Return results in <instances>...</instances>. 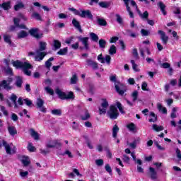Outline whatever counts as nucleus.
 Listing matches in <instances>:
<instances>
[{
	"label": "nucleus",
	"mask_w": 181,
	"mask_h": 181,
	"mask_svg": "<svg viewBox=\"0 0 181 181\" xmlns=\"http://www.w3.org/2000/svg\"><path fill=\"white\" fill-rule=\"evenodd\" d=\"M13 67L16 69H22L24 74L26 76H30L32 71H29V69H32V65L29 62H22L21 61H13L12 62Z\"/></svg>",
	"instance_id": "obj_1"
},
{
	"label": "nucleus",
	"mask_w": 181,
	"mask_h": 181,
	"mask_svg": "<svg viewBox=\"0 0 181 181\" xmlns=\"http://www.w3.org/2000/svg\"><path fill=\"white\" fill-rule=\"evenodd\" d=\"M46 46L47 44L45 42H40V48L36 51L37 55L35 56V62H42L46 56V52H43L46 50Z\"/></svg>",
	"instance_id": "obj_2"
},
{
	"label": "nucleus",
	"mask_w": 181,
	"mask_h": 181,
	"mask_svg": "<svg viewBox=\"0 0 181 181\" xmlns=\"http://www.w3.org/2000/svg\"><path fill=\"white\" fill-rule=\"evenodd\" d=\"M55 92L61 100H74V93H73L72 91L66 93L62 91V90L59 88H57Z\"/></svg>",
	"instance_id": "obj_3"
},
{
	"label": "nucleus",
	"mask_w": 181,
	"mask_h": 181,
	"mask_svg": "<svg viewBox=\"0 0 181 181\" xmlns=\"http://www.w3.org/2000/svg\"><path fill=\"white\" fill-rule=\"evenodd\" d=\"M2 145L4 146L6 152L8 155H13V153H16V147L13 145V144H8L5 140H3Z\"/></svg>",
	"instance_id": "obj_4"
},
{
	"label": "nucleus",
	"mask_w": 181,
	"mask_h": 181,
	"mask_svg": "<svg viewBox=\"0 0 181 181\" xmlns=\"http://www.w3.org/2000/svg\"><path fill=\"white\" fill-rule=\"evenodd\" d=\"M118 109H117L115 105H111L107 112V117H109L111 119H117V118H118Z\"/></svg>",
	"instance_id": "obj_5"
},
{
	"label": "nucleus",
	"mask_w": 181,
	"mask_h": 181,
	"mask_svg": "<svg viewBox=\"0 0 181 181\" xmlns=\"http://www.w3.org/2000/svg\"><path fill=\"white\" fill-rule=\"evenodd\" d=\"M18 18H19L13 19L16 28H19L20 29H26V26L24 24L19 25V22H21V19H23V21H28V18L22 13L18 15Z\"/></svg>",
	"instance_id": "obj_6"
},
{
	"label": "nucleus",
	"mask_w": 181,
	"mask_h": 181,
	"mask_svg": "<svg viewBox=\"0 0 181 181\" xmlns=\"http://www.w3.org/2000/svg\"><path fill=\"white\" fill-rule=\"evenodd\" d=\"M47 148H60L62 146V142L59 139H49L46 144Z\"/></svg>",
	"instance_id": "obj_7"
},
{
	"label": "nucleus",
	"mask_w": 181,
	"mask_h": 181,
	"mask_svg": "<svg viewBox=\"0 0 181 181\" xmlns=\"http://www.w3.org/2000/svg\"><path fill=\"white\" fill-rule=\"evenodd\" d=\"M108 101L107 99H102V103L99 107V114L103 115V114H107V108H108Z\"/></svg>",
	"instance_id": "obj_8"
},
{
	"label": "nucleus",
	"mask_w": 181,
	"mask_h": 181,
	"mask_svg": "<svg viewBox=\"0 0 181 181\" xmlns=\"http://www.w3.org/2000/svg\"><path fill=\"white\" fill-rule=\"evenodd\" d=\"M81 18H87L88 19H90L93 21V13H91V11L90 10H81L79 11V15Z\"/></svg>",
	"instance_id": "obj_9"
},
{
	"label": "nucleus",
	"mask_w": 181,
	"mask_h": 181,
	"mask_svg": "<svg viewBox=\"0 0 181 181\" xmlns=\"http://www.w3.org/2000/svg\"><path fill=\"white\" fill-rule=\"evenodd\" d=\"M98 60L100 63H107V64H111V56L106 55L105 57H103V54H100L98 56Z\"/></svg>",
	"instance_id": "obj_10"
},
{
	"label": "nucleus",
	"mask_w": 181,
	"mask_h": 181,
	"mask_svg": "<svg viewBox=\"0 0 181 181\" xmlns=\"http://www.w3.org/2000/svg\"><path fill=\"white\" fill-rule=\"evenodd\" d=\"M79 42H81L84 47L86 50H88L90 49V46L88 45V37H78Z\"/></svg>",
	"instance_id": "obj_11"
},
{
	"label": "nucleus",
	"mask_w": 181,
	"mask_h": 181,
	"mask_svg": "<svg viewBox=\"0 0 181 181\" xmlns=\"http://www.w3.org/2000/svg\"><path fill=\"white\" fill-rule=\"evenodd\" d=\"M158 35L160 36V39L163 42V45H168V40H169V37L166 35V33L163 30H159L158 31Z\"/></svg>",
	"instance_id": "obj_12"
},
{
	"label": "nucleus",
	"mask_w": 181,
	"mask_h": 181,
	"mask_svg": "<svg viewBox=\"0 0 181 181\" xmlns=\"http://www.w3.org/2000/svg\"><path fill=\"white\" fill-rule=\"evenodd\" d=\"M44 104L45 102L43 101V100L40 98L37 99V108H39L40 111H41V112H46V108L43 107Z\"/></svg>",
	"instance_id": "obj_13"
},
{
	"label": "nucleus",
	"mask_w": 181,
	"mask_h": 181,
	"mask_svg": "<svg viewBox=\"0 0 181 181\" xmlns=\"http://www.w3.org/2000/svg\"><path fill=\"white\" fill-rule=\"evenodd\" d=\"M86 64L89 67H92L93 70H97V69H98V64L91 59H86Z\"/></svg>",
	"instance_id": "obj_14"
},
{
	"label": "nucleus",
	"mask_w": 181,
	"mask_h": 181,
	"mask_svg": "<svg viewBox=\"0 0 181 181\" xmlns=\"http://www.w3.org/2000/svg\"><path fill=\"white\" fill-rule=\"evenodd\" d=\"M140 54L143 59H145V52H146L147 54L151 55V51H149V48L147 47H141L139 49Z\"/></svg>",
	"instance_id": "obj_15"
},
{
	"label": "nucleus",
	"mask_w": 181,
	"mask_h": 181,
	"mask_svg": "<svg viewBox=\"0 0 181 181\" xmlns=\"http://www.w3.org/2000/svg\"><path fill=\"white\" fill-rule=\"evenodd\" d=\"M8 134H10L11 136H14L18 134V130H16V127H15V126H8Z\"/></svg>",
	"instance_id": "obj_16"
},
{
	"label": "nucleus",
	"mask_w": 181,
	"mask_h": 181,
	"mask_svg": "<svg viewBox=\"0 0 181 181\" xmlns=\"http://www.w3.org/2000/svg\"><path fill=\"white\" fill-rule=\"evenodd\" d=\"M158 8L160 9L163 15L166 16L167 13H166V6L163 4V2L162 1H159L157 4Z\"/></svg>",
	"instance_id": "obj_17"
},
{
	"label": "nucleus",
	"mask_w": 181,
	"mask_h": 181,
	"mask_svg": "<svg viewBox=\"0 0 181 181\" xmlns=\"http://www.w3.org/2000/svg\"><path fill=\"white\" fill-rule=\"evenodd\" d=\"M124 5L127 8V12H129L130 18H134V13L131 11V7H129V0H123Z\"/></svg>",
	"instance_id": "obj_18"
},
{
	"label": "nucleus",
	"mask_w": 181,
	"mask_h": 181,
	"mask_svg": "<svg viewBox=\"0 0 181 181\" xmlns=\"http://www.w3.org/2000/svg\"><path fill=\"white\" fill-rule=\"evenodd\" d=\"M22 84H23V80L22 79V77H16L15 86H16L18 88H21V87H22Z\"/></svg>",
	"instance_id": "obj_19"
},
{
	"label": "nucleus",
	"mask_w": 181,
	"mask_h": 181,
	"mask_svg": "<svg viewBox=\"0 0 181 181\" xmlns=\"http://www.w3.org/2000/svg\"><path fill=\"white\" fill-rule=\"evenodd\" d=\"M157 108L160 111V112H162V114H168V110L165 107H163L161 103H157Z\"/></svg>",
	"instance_id": "obj_20"
},
{
	"label": "nucleus",
	"mask_w": 181,
	"mask_h": 181,
	"mask_svg": "<svg viewBox=\"0 0 181 181\" xmlns=\"http://www.w3.org/2000/svg\"><path fill=\"white\" fill-rule=\"evenodd\" d=\"M72 24L74 25V28L78 29L79 32H83V30H81V25H80V22L77 21L76 18L72 20Z\"/></svg>",
	"instance_id": "obj_21"
},
{
	"label": "nucleus",
	"mask_w": 181,
	"mask_h": 181,
	"mask_svg": "<svg viewBox=\"0 0 181 181\" xmlns=\"http://www.w3.org/2000/svg\"><path fill=\"white\" fill-rule=\"evenodd\" d=\"M29 33L31 36H34V37H39V29L37 28H32L29 30Z\"/></svg>",
	"instance_id": "obj_22"
},
{
	"label": "nucleus",
	"mask_w": 181,
	"mask_h": 181,
	"mask_svg": "<svg viewBox=\"0 0 181 181\" xmlns=\"http://www.w3.org/2000/svg\"><path fill=\"white\" fill-rule=\"evenodd\" d=\"M21 162L24 166H29V165L30 164V160L28 156H23Z\"/></svg>",
	"instance_id": "obj_23"
},
{
	"label": "nucleus",
	"mask_w": 181,
	"mask_h": 181,
	"mask_svg": "<svg viewBox=\"0 0 181 181\" xmlns=\"http://www.w3.org/2000/svg\"><path fill=\"white\" fill-rule=\"evenodd\" d=\"M30 133L31 136H33V138L34 139H35V141H39V134L37 132H36L35 131V129H30Z\"/></svg>",
	"instance_id": "obj_24"
},
{
	"label": "nucleus",
	"mask_w": 181,
	"mask_h": 181,
	"mask_svg": "<svg viewBox=\"0 0 181 181\" xmlns=\"http://www.w3.org/2000/svg\"><path fill=\"white\" fill-rule=\"evenodd\" d=\"M148 121L149 122H156L158 121V117L153 112H150V119Z\"/></svg>",
	"instance_id": "obj_25"
},
{
	"label": "nucleus",
	"mask_w": 181,
	"mask_h": 181,
	"mask_svg": "<svg viewBox=\"0 0 181 181\" xmlns=\"http://www.w3.org/2000/svg\"><path fill=\"white\" fill-rule=\"evenodd\" d=\"M10 100L14 104V108H18V103H16V100H18V96H16V95L13 93L10 97Z\"/></svg>",
	"instance_id": "obj_26"
},
{
	"label": "nucleus",
	"mask_w": 181,
	"mask_h": 181,
	"mask_svg": "<svg viewBox=\"0 0 181 181\" xmlns=\"http://www.w3.org/2000/svg\"><path fill=\"white\" fill-rule=\"evenodd\" d=\"M25 5L22 1H17V4L14 6V9L16 11H19V9H22V8H24Z\"/></svg>",
	"instance_id": "obj_27"
},
{
	"label": "nucleus",
	"mask_w": 181,
	"mask_h": 181,
	"mask_svg": "<svg viewBox=\"0 0 181 181\" xmlns=\"http://www.w3.org/2000/svg\"><path fill=\"white\" fill-rule=\"evenodd\" d=\"M127 128L129 129V131H130V132H135V130L136 129V127L134 123L128 124L127 125Z\"/></svg>",
	"instance_id": "obj_28"
},
{
	"label": "nucleus",
	"mask_w": 181,
	"mask_h": 181,
	"mask_svg": "<svg viewBox=\"0 0 181 181\" xmlns=\"http://www.w3.org/2000/svg\"><path fill=\"white\" fill-rule=\"evenodd\" d=\"M139 142H141V139H137L134 140L132 143H130L129 145L130 148H132V149H135V148H136V145H138Z\"/></svg>",
	"instance_id": "obj_29"
},
{
	"label": "nucleus",
	"mask_w": 181,
	"mask_h": 181,
	"mask_svg": "<svg viewBox=\"0 0 181 181\" xmlns=\"http://www.w3.org/2000/svg\"><path fill=\"white\" fill-rule=\"evenodd\" d=\"M53 46L55 50H57V49H60V47H62V42L58 40H54L53 42Z\"/></svg>",
	"instance_id": "obj_30"
},
{
	"label": "nucleus",
	"mask_w": 181,
	"mask_h": 181,
	"mask_svg": "<svg viewBox=\"0 0 181 181\" xmlns=\"http://www.w3.org/2000/svg\"><path fill=\"white\" fill-rule=\"evenodd\" d=\"M119 131V128L117 124H115L112 128V136L113 138H117V134H118V132Z\"/></svg>",
	"instance_id": "obj_31"
},
{
	"label": "nucleus",
	"mask_w": 181,
	"mask_h": 181,
	"mask_svg": "<svg viewBox=\"0 0 181 181\" xmlns=\"http://www.w3.org/2000/svg\"><path fill=\"white\" fill-rule=\"evenodd\" d=\"M149 170L151 173V179H153V180L156 179V171L155 170V168L150 167Z\"/></svg>",
	"instance_id": "obj_32"
},
{
	"label": "nucleus",
	"mask_w": 181,
	"mask_h": 181,
	"mask_svg": "<svg viewBox=\"0 0 181 181\" xmlns=\"http://www.w3.org/2000/svg\"><path fill=\"white\" fill-rule=\"evenodd\" d=\"M105 46H107V41L104 39H100L99 40V47H100V49H105Z\"/></svg>",
	"instance_id": "obj_33"
},
{
	"label": "nucleus",
	"mask_w": 181,
	"mask_h": 181,
	"mask_svg": "<svg viewBox=\"0 0 181 181\" xmlns=\"http://www.w3.org/2000/svg\"><path fill=\"white\" fill-rule=\"evenodd\" d=\"M69 51V49L67 47L61 49L58 52L57 54H59V56H64L65 54H67V52Z\"/></svg>",
	"instance_id": "obj_34"
},
{
	"label": "nucleus",
	"mask_w": 181,
	"mask_h": 181,
	"mask_svg": "<svg viewBox=\"0 0 181 181\" xmlns=\"http://www.w3.org/2000/svg\"><path fill=\"white\" fill-rule=\"evenodd\" d=\"M152 129L156 132H160V131H163V126H158V124H153Z\"/></svg>",
	"instance_id": "obj_35"
},
{
	"label": "nucleus",
	"mask_w": 181,
	"mask_h": 181,
	"mask_svg": "<svg viewBox=\"0 0 181 181\" xmlns=\"http://www.w3.org/2000/svg\"><path fill=\"white\" fill-rule=\"evenodd\" d=\"M115 88L117 93H118V94H119V95H124V93H125V91H124V90L121 89V88H119V86L118 85L115 84Z\"/></svg>",
	"instance_id": "obj_36"
},
{
	"label": "nucleus",
	"mask_w": 181,
	"mask_h": 181,
	"mask_svg": "<svg viewBox=\"0 0 181 181\" xmlns=\"http://www.w3.org/2000/svg\"><path fill=\"white\" fill-rule=\"evenodd\" d=\"M97 21H98V25H100V26H107V21H105V20L98 18Z\"/></svg>",
	"instance_id": "obj_37"
},
{
	"label": "nucleus",
	"mask_w": 181,
	"mask_h": 181,
	"mask_svg": "<svg viewBox=\"0 0 181 181\" xmlns=\"http://www.w3.org/2000/svg\"><path fill=\"white\" fill-rule=\"evenodd\" d=\"M138 95H139V93L138 90H134L132 93V101L134 103H135L136 100H138Z\"/></svg>",
	"instance_id": "obj_38"
},
{
	"label": "nucleus",
	"mask_w": 181,
	"mask_h": 181,
	"mask_svg": "<svg viewBox=\"0 0 181 181\" xmlns=\"http://www.w3.org/2000/svg\"><path fill=\"white\" fill-rule=\"evenodd\" d=\"M90 39L93 42H98V35L94 33H90Z\"/></svg>",
	"instance_id": "obj_39"
},
{
	"label": "nucleus",
	"mask_w": 181,
	"mask_h": 181,
	"mask_svg": "<svg viewBox=\"0 0 181 181\" xmlns=\"http://www.w3.org/2000/svg\"><path fill=\"white\" fill-rule=\"evenodd\" d=\"M26 36H28V33L23 30L21 31L18 34V39H23V37H26Z\"/></svg>",
	"instance_id": "obj_40"
},
{
	"label": "nucleus",
	"mask_w": 181,
	"mask_h": 181,
	"mask_svg": "<svg viewBox=\"0 0 181 181\" xmlns=\"http://www.w3.org/2000/svg\"><path fill=\"white\" fill-rule=\"evenodd\" d=\"M139 15L141 16V19H148L149 16V13L148 11H145L143 14L142 13L139 11Z\"/></svg>",
	"instance_id": "obj_41"
},
{
	"label": "nucleus",
	"mask_w": 181,
	"mask_h": 181,
	"mask_svg": "<svg viewBox=\"0 0 181 181\" xmlns=\"http://www.w3.org/2000/svg\"><path fill=\"white\" fill-rule=\"evenodd\" d=\"M115 105H116V107H118V109L120 111V112L122 114H124V106H122V104H121V103L117 101Z\"/></svg>",
	"instance_id": "obj_42"
},
{
	"label": "nucleus",
	"mask_w": 181,
	"mask_h": 181,
	"mask_svg": "<svg viewBox=\"0 0 181 181\" xmlns=\"http://www.w3.org/2000/svg\"><path fill=\"white\" fill-rule=\"evenodd\" d=\"M4 72L8 76H13V74L12 69L9 66H6V68H4Z\"/></svg>",
	"instance_id": "obj_43"
},
{
	"label": "nucleus",
	"mask_w": 181,
	"mask_h": 181,
	"mask_svg": "<svg viewBox=\"0 0 181 181\" xmlns=\"http://www.w3.org/2000/svg\"><path fill=\"white\" fill-rule=\"evenodd\" d=\"M53 60H54V58L51 57L49 58L46 62H45V66L47 67V69H50V67H52V62H53Z\"/></svg>",
	"instance_id": "obj_44"
},
{
	"label": "nucleus",
	"mask_w": 181,
	"mask_h": 181,
	"mask_svg": "<svg viewBox=\"0 0 181 181\" xmlns=\"http://www.w3.org/2000/svg\"><path fill=\"white\" fill-rule=\"evenodd\" d=\"M130 62H131L132 64V69H133L134 71H139V69H138V64H136L135 63V61L133 60V59H132V60L130 61Z\"/></svg>",
	"instance_id": "obj_45"
},
{
	"label": "nucleus",
	"mask_w": 181,
	"mask_h": 181,
	"mask_svg": "<svg viewBox=\"0 0 181 181\" xmlns=\"http://www.w3.org/2000/svg\"><path fill=\"white\" fill-rule=\"evenodd\" d=\"M1 6L5 11H8V9H11V2L8 1L6 3H3Z\"/></svg>",
	"instance_id": "obj_46"
},
{
	"label": "nucleus",
	"mask_w": 181,
	"mask_h": 181,
	"mask_svg": "<svg viewBox=\"0 0 181 181\" xmlns=\"http://www.w3.org/2000/svg\"><path fill=\"white\" fill-rule=\"evenodd\" d=\"M117 53V47L115 45H112L109 49L110 54H115Z\"/></svg>",
	"instance_id": "obj_47"
},
{
	"label": "nucleus",
	"mask_w": 181,
	"mask_h": 181,
	"mask_svg": "<svg viewBox=\"0 0 181 181\" xmlns=\"http://www.w3.org/2000/svg\"><path fill=\"white\" fill-rule=\"evenodd\" d=\"M52 114L60 117V115H62V110L60 109H54L52 110Z\"/></svg>",
	"instance_id": "obj_48"
},
{
	"label": "nucleus",
	"mask_w": 181,
	"mask_h": 181,
	"mask_svg": "<svg viewBox=\"0 0 181 181\" xmlns=\"http://www.w3.org/2000/svg\"><path fill=\"white\" fill-rule=\"evenodd\" d=\"M4 39L6 43H8L10 46L12 45V41H11V37L9 35H4Z\"/></svg>",
	"instance_id": "obj_49"
},
{
	"label": "nucleus",
	"mask_w": 181,
	"mask_h": 181,
	"mask_svg": "<svg viewBox=\"0 0 181 181\" xmlns=\"http://www.w3.org/2000/svg\"><path fill=\"white\" fill-rule=\"evenodd\" d=\"M23 101L25 105H27L28 107H32V105H33V103L29 98H25L23 100Z\"/></svg>",
	"instance_id": "obj_50"
},
{
	"label": "nucleus",
	"mask_w": 181,
	"mask_h": 181,
	"mask_svg": "<svg viewBox=\"0 0 181 181\" xmlns=\"http://www.w3.org/2000/svg\"><path fill=\"white\" fill-rule=\"evenodd\" d=\"M32 16L37 21H42V17L40 16V14H39V13L34 12Z\"/></svg>",
	"instance_id": "obj_51"
},
{
	"label": "nucleus",
	"mask_w": 181,
	"mask_h": 181,
	"mask_svg": "<svg viewBox=\"0 0 181 181\" xmlns=\"http://www.w3.org/2000/svg\"><path fill=\"white\" fill-rule=\"evenodd\" d=\"M27 148L30 152H35V151H36V148L33 146V144L32 143H28Z\"/></svg>",
	"instance_id": "obj_52"
},
{
	"label": "nucleus",
	"mask_w": 181,
	"mask_h": 181,
	"mask_svg": "<svg viewBox=\"0 0 181 181\" xmlns=\"http://www.w3.org/2000/svg\"><path fill=\"white\" fill-rule=\"evenodd\" d=\"M99 6L101 8H108V6H110V3L107 1H102L99 3Z\"/></svg>",
	"instance_id": "obj_53"
},
{
	"label": "nucleus",
	"mask_w": 181,
	"mask_h": 181,
	"mask_svg": "<svg viewBox=\"0 0 181 181\" xmlns=\"http://www.w3.org/2000/svg\"><path fill=\"white\" fill-rule=\"evenodd\" d=\"M45 91L47 93V94H50V95H53L54 94V90H53V89L49 86L45 88Z\"/></svg>",
	"instance_id": "obj_54"
},
{
	"label": "nucleus",
	"mask_w": 181,
	"mask_h": 181,
	"mask_svg": "<svg viewBox=\"0 0 181 181\" xmlns=\"http://www.w3.org/2000/svg\"><path fill=\"white\" fill-rule=\"evenodd\" d=\"M141 89L143 90V91H149V89L148 88V83H146V82L142 83Z\"/></svg>",
	"instance_id": "obj_55"
},
{
	"label": "nucleus",
	"mask_w": 181,
	"mask_h": 181,
	"mask_svg": "<svg viewBox=\"0 0 181 181\" xmlns=\"http://www.w3.org/2000/svg\"><path fill=\"white\" fill-rule=\"evenodd\" d=\"M88 118H90V113H88V112L86 111L85 112V115L81 116V119H83V121H86V120L88 119Z\"/></svg>",
	"instance_id": "obj_56"
},
{
	"label": "nucleus",
	"mask_w": 181,
	"mask_h": 181,
	"mask_svg": "<svg viewBox=\"0 0 181 181\" xmlns=\"http://www.w3.org/2000/svg\"><path fill=\"white\" fill-rule=\"evenodd\" d=\"M77 83V75L74 74L71 78V84H76Z\"/></svg>",
	"instance_id": "obj_57"
},
{
	"label": "nucleus",
	"mask_w": 181,
	"mask_h": 181,
	"mask_svg": "<svg viewBox=\"0 0 181 181\" xmlns=\"http://www.w3.org/2000/svg\"><path fill=\"white\" fill-rule=\"evenodd\" d=\"M126 33L129 35L131 36V37H136V34L135 33H132L131 30H127Z\"/></svg>",
	"instance_id": "obj_58"
},
{
	"label": "nucleus",
	"mask_w": 181,
	"mask_h": 181,
	"mask_svg": "<svg viewBox=\"0 0 181 181\" xmlns=\"http://www.w3.org/2000/svg\"><path fill=\"white\" fill-rule=\"evenodd\" d=\"M176 111H177V107H173L170 115L171 118H176Z\"/></svg>",
	"instance_id": "obj_59"
},
{
	"label": "nucleus",
	"mask_w": 181,
	"mask_h": 181,
	"mask_svg": "<svg viewBox=\"0 0 181 181\" xmlns=\"http://www.w3.org/2000/svg\"><path fill=\"white\" fill-rule=\"evenodd\" d=\"M74 40V37L73 36L69 37V38L66 39L65 43H66V45H71V43H73Z\"/></svg>",
	"instance_id": "obj_60"
},
{
	"label": "nucleus",
	"mask_w": 181,
	"mask_h": 181,
	"mask_svg": "<svg viewBox=\"0 0 181 181\" xmlns=\"http://www.w3.org/2000/svg\"><path fill=\"white\" fill-rule=\"evenodd\" d=\"M95 163L98 166H103L104 165V160L98 159L95 160Z\"/></svg>",
	"instance_id": "obj_61"
},
{
	"label": "nucleus",
	"mask_w": 181,
	"mask_h": 181,
	"mask_svg": "<svg viewBox=\"0 0 181 181\" xmlns=\"http://www.w3.org/2000/svg\"><path fill=\"white\" fill-rule=\"evenodd\" d=\"M105 170L107 171V173L111 175L112 173V170L111 169V166H110V164L105 165Z\"/></svg>",
	"instance_id": "obj_62"
},
{
	"label": "nucleus",
	"mask_w": 181,
	"mask_h": 181,
	"mask_svg": "<svg viewBox=\"0 0 181 181\" xmlns=\"http://www.w3.org/2000/svg\"><path fill=\"white\" fill-rule=\"evenodd\" d=\"M141 33L142 36H148L149 35V31L145 30V29H141Z\"/></svg>",
	"instance_id": "obj_63"
},
{
	"label": "nucleus",
	"mask_w": 181,
	"mask_h": 181,
	"mask_svg": "<svg viewBox=\"0 0 181 181\" xmlns=\"http://www.w3.org/2000/svg\"><path fill=\"white\" fill-rule=\"evenodd\" d=\"M1 111L3 112L4 115L7 117L8 115V110H6V108H5L4 106H1Z\"/></svg>",
	"instance_id": "obj_64"
}]
</instances>
